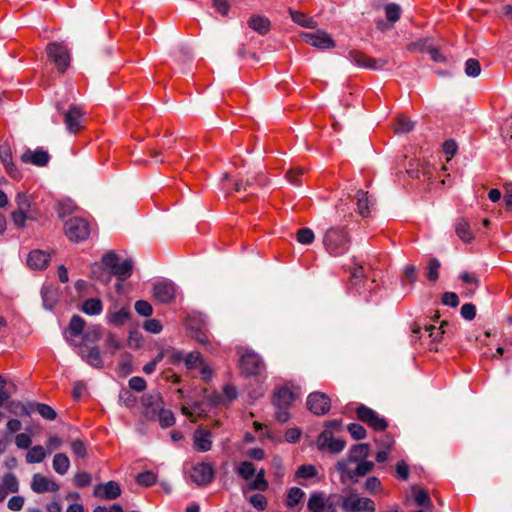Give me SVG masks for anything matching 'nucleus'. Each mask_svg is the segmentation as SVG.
Instances as JSON below:
<instances>
[{
    "label": "nucleus",
    "instance_id": "nucleus-55",
    "mask_svg": "<svg viewBox=\"0 0 512 512\" xmlns=\"http://www.w3.org/2000/svg\"><path fill=\"white\" fill-rule=\"evenodd\" d=\"M314 233L309 228H301L297 232V240L299 243L308 245L314 241Z\"/></svg>",
    "mask_w": 512,
    "mask_h": 512
},
{
    "label": "nucleus",
    "instance_id": "nucleus-28",
    "mask_svg": "<svg viewBox=\"0 0 512 512\" xmlns=\"http://www.w3.org/2000/svg\"><path fill=\"white\" fill-rule=\"evenodd\" d=\"M375 503L372 499L354 494V512H374Z\"/></svg>",
    "mask_w": 512,
    "mask_h": 512
},
{
    "label": "nucleus",
    "instance_id": "nucleus-11",
    "mask_svg": "<svg viewBox=\"0 0 512 512\" xmlns=\"http://www.w3.org/2000/svg\"><path fill=\"white\" fill-rule=\"evenodd\" d=\"M189 476L197 486H206L213 481L215 470L210 463H197L191 468Z\"/></svg>",
    "mask_w": 512,
    "mask_h": 512
},
{
    "label": "nucleus",
    "instance_id": "nucleus-54",
    "mask_svg": "<svg viewBox=\"0 0 512 512\" xmlns=\"http://www.w3.org/2000/svg\"><path fill=\"white\" fill-rule=\"evenodd\" d=\"M135 311L143 317H148L153 313L152 305L145 300H138L134 305Z\"/></svg>",
    "mask_w": 512,
    "mask_h": 512
},
{
    "label": "nucleus",
    "instance_id": "nucleus-31",
    "mask_svg": "<svg viewBox=\"0 0 512 512\" xmlns=\"http://www.w3.org/2000/svg\"><path fill=\"white\" fill-rule=\"evenodd\" d=\"M460 279L467 285L471 286L470 288H466V290L464 291V296L466 297H471L475 290L477 289V287L479 286V278L476 274L474 273H468V272H463L461 275H460Z\"/></svg>",
    "mask_w": 512,
    "mask_h": 512
},
{
    "label": "nucleus",
    "instance_id": "nucleus-32",
    "mask_svg": "<svg viewBox=\"0 0 512 512\" xmlns=\"http://www.w3.org/2000/svg\"><path fill=\"white\" fill-rule=\"evenodd\" d=\"M70 467V460L64 453H57L53 458V469L60 475L65 474Z\"/></svg>",
    "mask_w": 512,
    "mask_h": 512
},
{
    "label": "nucleus",
    "instance_id": "nucleus-17",
    "mask_svg": "<svg viewBox=\"0 0 512 512\" xmlns=\"http://www.w3.org/2000/svg\"><path fill=\"white\" fill-rule=\"evenodd\" d=\"M95 497L104 500H114L121 495V488L115 481H109L105 484L96 485L93 491Z\"/></svg>",
    "mask_w": 512,
    "mask_h": 512
},
{
    "label": "nucleus",
    "instance_id": "nucleus-26",
    "mask_svg": "<svg viewBox=\"0 0 512 512\" xmlns=\"http://www.w3.org/2000/svg\"><path fill=\"white\" fill-rule=\"evenodd\" d=\"M294 401V394L288 388L279 389L273 398V404L278 409H287L289 408Z\"/></svg>",
    "mask_w": 512,
    "mask_h": 512
},
{
    "label": "nucleus",
    "instance_id": "nucleus-62",
    "mask_svg": "<svg viewBox=\"0 0 512 512\" xmlns=\"http://www.w3.org/2000/svg\"><path fill=\"white\" fill-rule=\"evenodd\" d=\"M374 467L372 461H360L354 469V475L364 476L368 474Z\"/></svg>",
    "mask_w": 512,
    "mask_h": 512
},
{
    "label": "nucleus",
    "instance_id": "nucleus-10",
    "mask_svg": "<svg viewBox=\"0 0 512 512\" xmlns=\"http://www.w3.org/2000/svg\"><path fill=\"white\" fill-rule=\"evenodd\" d=\"M67 341L71 345L78 347L79 356L90 366L96 369H101L103 367V360L100 354V350L97 346H88L87 344L84 343H78L75 340H70L68 337Z\"/></svg>",
    "mask_w": 512,
    "mask_h": 512
},
{
    "label": "nucleus",
    "instance_id": "nucleus-2",
    "mask_svg": "<svg viewBox=\"0 0 512 512\" xmlns=\"http://www.w3.org/2000/svg\"><path fill=\"white\" fill-rule=\"evenodd\" d=\"M340 431H342L341 420L326 421L324 430L317 439L318 449L321 451L327 450L331 453L341 452L346 446V441L335 436Z\"/></svg>",
    "mask_w": 512,
    "mask_h": 512
},
{
    "label": "nucleus",
    "instance_id": "nucleus-52",
    "mask_svg": "<svg viewBox=\"0 0 512 512\" xmlns=\"http://www.w3.org/2000/svg\"><path fill=\"white\" fill-rule=\"evenodd\" d=\"M401 8L395 3H390L385 7V14L388 21L395 23L400 18Z\"/></svg>",
    "mask_w": 512,
    "mask_h": 512
},
{
    "label": "nucleus",
    "instance_id": "nucleus-8",
    "mask_svg": "<svg viewBox=\"0 0 512 512\" xmlns=\"http://www.w3.org/2000/svg\"><path fill=\"white\" fill-rule=\"evenodd\" d=\"M64 231L70 241L77 243L89 237L90 226L85 219L75 217L65 222Z\"/></svg>",
    "mask_w": 512,
    "mask_h": 512
},
{
    "label": "nucleus",
    "instance_id": "nucleus-21",
    "mask_svg": "<svg viewBox=\"0 0 512 512\" xmlns=\"http://www.w3.org/2000/svg\"><path fill=\"white\" fill-rule=\"evenodd\" d=\"M204 322L202 320H193L189 319L187 323V330L190 337L195 339L200 344H207L208 343V335L206 334L205 330L203 329Z\"/></svg>",
    "mask_w": 512,
    "mask_h": 512
},
{
    "label": "nucleus",
    "instance_id": "nucleus-18",
    "mask_svg": "<svg viewBox=\"0 0 512 512\" xmlns=\"http://www.w3.org/2000/svg\"><path fill=\"white\" fill-rule=\"evenodd\" d=\"M21 161L26 164H33L38 167H43L46 166L50 161V155L47 151L41 148L36 149L35 151L27 149L21 155Z\"/></svg>",
    "mask_w": 512,
    "mask_h": 512
},
{
    "label": "nucleus",
    "instance_id": "nucleus-19",
    "mask_svg": "<svg viewBox=\"0 0 512 512\" xmlns=\"http://www.w3.org/2000/svg\"><path fill=\"white\" fill-rule=\"evenodd\" d=\"M358 213L363 218L370 216L375 206V199L368 191L359 190L356 194Z\"/></svg>",
    "mask_w": 512,
    "mask_h": 512
},
{
    "label": "nucleus",
    "instance_id": "nucleus-53",
    "mask_svg": "<svg viewBox=\"0 0 512 512\" xmlns=\"http://www.w3.org/2000/svg\"><path fill=\"white\" fill-rule=\"evenodd\" d=\"M481 72V66L478 60L468 59L465 63V73L469 77H477Z\"/></svg>",
    "mask_w": 512,
    "mask_h": 512
},
{
    "label": "nucleus",
    "instance_id": "nucleus-59",
    "mask_svg": "<svg viewBox=\"0 0 512 512\" xmlns=\"http://www.w3.org/2000/svg\"><path fill=\"white\" fill-rule=\"evenodd\" d=\"M316 474L317 471L313 465H301L296 472L297 477L304 479L314 477Z\"/></svg>",
    "mask_w": 512,
    "mask_h": 512
},
{
    "label": "nucleus",
    "instance_id": "nucleus-27",
    "mask_svg": "<svg viewBox=\"0 0 512 512\" xmlns=\"http://www.w3.org/2000/svg\"><path fill=\"white\" fill-rule=\"evenodd\" d=\"M248 26L252 30L261 35H265L270 31L271 23L266 17L260 15H252L248 20Z\"/></svg>",
    "mask_w": 512,
    "mask_h": 512
},
{
    "label": "nucleus",
    "instance_id": "nucleus-5",
    "mask_svg": "<svg viewBox=\"0 0 512 512\" xmlns=\"http://www.w3.org/2000/svg\"><path fill=\"white\" fill-rule=\"evenodd\" d=\"M350 229L348 225H336L329 228L323 239L326 250L334 256L341 254V250L349 243Z\"/></svg>",
    "mask_w": 512,
    "mask_h": 512
},
{
    "label": "nucleus",
    "instance_id": "nucleus-34",
    "mask_svg": "<svg viewBox=\"0 0 512 512\" xmlns=\"http://www.w3.org/2000/svg\"><path fill=\"white\" fill-rule=\"evenodd\" d=\"M102 302L99 298H89L84 301L82 311L88 315H98L102 311Z\"/></svg>",
    "mask_w": 512,
    "mask_h": 512
},
{
    "label": "nucleus",
    "instance_id": "nucleus-58",
    "mask_svg": "<svg viewBox=\"0 0 512 512\" xmlns=\"http://www.w3.org/2000/svg\"><path fill=\"white\" fill-rule=\"evenodd\" d=\"M22 429V423L20 420L16 418H12L8 420L6 424V431L4 436L8 438L9 436L19 432Z\"/></svg>",
    "mask_w": 512,
    "mask_h": 512
},
{
    "label": "nucleus",
    "instance_id": "nucleus-46",
    "mask_svg": "<svg viewBox=\"0 0 512 512\" xmlns=\"http://www.w3.org/2000/svg\"><path fill=\"white\" fill-rule=\"evenodd\" d=\"M303 496H304V492L300 488H298V487L291 488L287 495L286 505L290 508L294 507L301 501Z\"/></svg>",
    "mask_w": 512,
    "mask_h": 512
},
{
    "label": "nucleus",
    "instance_id": "nucleus-4",
    "mask_svg": "<svg viewBox=\"0 0 512 512\" xmlns=\"http://www.w3.org/2000/svg\"><path fill=\"white\" fill-rule=\"evenodd\" d=\"M16 209L10 214L11 221L16 229L26 228V222L37 221L39 214L32 207L31 197L24 193L19 192L15 196Z\"/></svg>",
    "mask_w": 512,
    "mask_h": 512
},
{
    "label": "nucleus",
    "instance_id": "nucleus-41",
    "mask_svg": "<svg viewBox=\"0 0 512 512\" xmlns=\"http://www.w3.org/2000/svg\"><path fill=\"white\" fill-rule=\"evenodd\" d=\"M447 325L446 321H442L439 327L434 325H425V331L429 333L432 342L438 343L442 340L445 333L444 326Z\"/></svg>",
    "mask_w": 512,
    "mask_h": 512
},
{
    "label": "nucleus",
    "instance_id": "nucleus-51",
    "mask_svg": "<svg viewBox=\"0 0 512 512\" xmlns=\"http://www.w3.org/2000/svg\"><path fill=\"white\" fill-rule=\"evenodd\" d=\"M156 480V475L151 471H145L143 473H140L136 478V482L144 487L152 486L153 484H155Z\"/></svg>",
    "mask_w": 512,
    "mask_h": 512
},
{
    "label": "nucleus",
    "instance_id": "nucleus-1",
    "mask_svg": "<svg viewBox=\"0 0 512 512\" xmlns=\"http://www.w3.org/2000/svg\"><path fill=\"white\" fill-rule=\"evenodd\" d=\"M377 273L370 264L354 263V293H357L364 300L379 289Z\"/></svg>",
    "mask_w": 512,
    "mask_h": 512
},
{
    "label": "nucleus",
    "instance_id": "nucleus-7",
    "mask_svg": "<svg viewBox=\"0 0 512 512\" xmlns=\"http://www.w3.org/2000/svg\"><path fill=\"white\" fill-rule=\"evenodd\" d=\"M240 368L246 375H260L265 370V364L258 354L248 349L238 350Z\"/></svg>",
    "mask_w": 512,
    "mask_h": 512
},
{
    "label": "nucleus",
    "instance_id": "nucleus-48",
    "mask_svg": "<svg viewBox=\"0 0 512 512\" xmlns=\"http://www.w3.org/2000/svg\"><path fill=\"white\" fill-rule=\"evenodd\" d=\"M306 172V169L302 167L290 168L286 173V179L294 185L299 186L301 184L300 177Z\"/></svg>",
    "mask_w": 512,
    "mask_h": 512
},
{
    "label": "nucleus",
    "instance_id": "nucleus-29",
    "mask_svg": "<svg viewBox=\"0 0 512 512\" xmlns=\"http://www.w3.org/2000/svg\"><path fill=\"white\" fill-rule=\"evenodd\" d=\"M289 13L291 15L292 20L296 24H298V25H300L302 27H306V28H311V29L316 28L317 22L313 18L308 17L303 12L295 11V10L290 9Z\"/></svg>",
    "mask_w": 512,
    "mask_h": 512
},
{
    "label": "nucleus",
    "instance_id": "nucleus-49",
    "mask_svg": "<svg viewBox=\"0 0 512 512\" xmlns=\"http://www.w3.org/2000/svg\"><path fill=\"white\" fill-rule=\"evenodd\" d=\"M184 361H185V365H186L187 369H194L203 364L202 356H201L200 352H198V351L189 353L184 358Z\"/></svg>",
    "mask_w": 512,
    "mask_h": 512
},
{
    "label": "nucleus",
    "instance_id": "nucleus-24",
    "mask_svg": "<svg viewBox=\"0 0 512 512\" xmlns=\"http://www.w3.org/2000/svg\"><path fill=\"white\" fill-rule=\"evenodd\" d=\"M32 404L31 401L24 403L19 400H11L6 404V409L15 416H30L33 412Z\"/></svg>",
    "mask_w": 512,
    "mask_h": 512
},
{
    "label": "nucleus",
    "instance_id": "nucleus-12",
    "mask_svg": "<svg viewBox=\"0 0 512 512\" xmlns=\"http://www.w3.org/2000/svg\"><path fill=\"white\" fill-rule=\"evenodd\" d=\"M299 36L305 43L321 50L332 49L335 47L333 39L324 30L302 32Z\"/></svg>",
    "mask_w": 512,
    "mask_h": 512
},
{
    "label": "nucleus",
    "instance_id": "nucleus-61",
    "mask_svg": "<svg viewBox=\"0 0 512 512\" xmlns=\"http://www.w3.org/2000/svg\"><path fill=\"white\" fill-rule=\"evenodd\" d=\"M75 485L79 488L87 487L91 484V475L87 472H79L74 477Z\"/></svg>",
    "mask_w": 512,
    "mask_h": 512
},
{
    "label": "nucleus",
    "instance_id": "nucleus-16",
    "mask_svg": "<svg viewBox=\"0 0 512 512\" xmlns=\"http://www.w3.org/2000/svg\"><path fill=\"white\" fill-rule=\"evenodd\" d=\"M64 123L70 133H77L82 129L83 112L79 106L73 105L64 112Z\"/></svg>",
    "mask_w": 512,
    "mask_h": 512
},
{
    "label": "nucleus",
    "instance_id": "nucleus-63",
    "mask_svg": "<svg viewBox=\"0 0 512 512\" xmlns=\"http://www.w3.org/2000/svg\"><path fill=\"white\" fill-rule=\"evenodd\" d=\"M0 160L3 165L13 162L11 148L7 143L0 145Z\"/></svg>",
    "mask_w": 512,
    "mask_h": 512
},
{
    "label": "nucleus",
    "instance_id": "nucleus-39",
    "mask_svg": "<svg viewBox=\"0 0 512 512\" xmlns=\"http://www.w3.org/2000/svg\"><path fill=\"white\" fill-rule=\"evenodd\" d=\"M45 457V449L41 445H36L26 454V461L28 463H40L45 459Z\"/></svg>",
    "mask_w": 512,
    "mask_h": 512
},
{
    "label": "nucleus",
    "instance_id": "nucleus-64",
    "mask_svg": "<svg viewBox=\"0 0 512 512\" xmlns=\"http://www.w3.org/2000/svg\"><path fill=\"white\" fill-rule=\"evenodd\" d=\"M105 347L108 352H110L112 355L116 353V351L120 348V343L116 339V337L113 334H108L106 340H105Z\"/></svg>",
    "mask_w": 512,
    "mask_h": 512
},
{
    "label": "nucleus",
    "instance_id": "nucleus-45",
    "mask_svg": "<svg viewBox=\"0 0 512 512\" xmlns=\"http://www.w3.org/2000/svg\"><path fill=\"white\" fill-rule=\"evenodd\" d=\"M268 488V482L265 480V471L261 469L257 474L253 482L249 484L250 490L265 491Z\"/></svg>",
    "mask_w": 512,
    "mask_h": 512
},
{
    "label": "nucleus",
    "instance_id": "nucleus-56",
    "mask_svg": "<svg viewBox=\"0 0 512 512\" xmlns=\"http://www.w3.org/2000/svg\"><path fill=\"white\" fill-rule=\"evenodd\" d=\"M439 268L440 262L436 258H433L428 262L426 276L430 281H436L439 278Z\"/></svg>",
    "mask_w": 512,
    "mask_h": 512
},
{
    "label": "nucleus",
    "instance_id": "nucleus-50",
    "mask_svg": "<svg viewBox=\"0 0 512 512\" xmlns=\"http://www.w3.org/2000/svg\"><path fill=\"white\" fill-rule=\"evenodd\" d=\"M119 257L114 252L106 253L102 256L103 265L110 270L111 274L114 272L116 267L118 266Z\"/></svg>",
    "mask_w": 512,
    "mask_h": 512
},
{
    "label": "nucleus",
    "instance_id": "nucleus-9",
    "mask_svg": "<svg viewBox=\"0 0 512 512\" xmlns=\"http://www.w3.org/2000/svg\"><path fill=\"white\" fill-rule=\"evenodd\" d=\"M355 411L358 419L375 431H384L388 426L384 418L380 417L376 411L363 404L358 405Z\"/></svg>",
    "mask_w": 512,
    "mask_h": 512
},
{
    "label": "nucleus",
    "instance_id": "nucleus-20",
    "mask_svg": "<svg viewBox=\"0 0 512 512\" xmlns=\"http://www.w3.org/2000/svg\"><path fill=\"white\" fill-rule=\"evenodd\" d=\"M31 489L36 493H45L47 491H57L59 485L50 481L47 477L37 473L33 475Z\"/></svg>",
    "mask_w": 512,
    "mask_h": 512
},
{
    "label": "nucleus",
    "instance_id": "nucleus-14",
    "mask_svg": "<svg viewBox=\"0 0 512 512\" xmlns=\"http://www.w3.org/2000/svg\"><path fill=\"white\" fill-rule=\"evenodd\" d=\"M154 298L164 304H168L175 299L176 286L171 281H159L153 285Z\"/></svg>",
    "mask_w": 512,
    "mask_h": 512
},
{
    "label": "nucleus",
    "instance_id": "nucleus-57",
    "mask_svg": "<svg viewBox=\"0 0 512 512\" xmlns=\"http://www.w3.org/2000/svg\"><path fill=\"white\" fill-rule=\"evenodd\" d=\"M71 450L73 454L80 458H85L87 456V449L82 440H74L71 442Z\"/></svg>",
    "mask_w": 512,
    "mask_h": 512
},
{
    "label": "nucleus",
    "instance_id": "nucleus-42",
    "mask_svg": "<svg viewBox=\"0 0 512 512\" xmlns=\"http://www.w3.org/2000/svg\"><path fill=\"white\" fill-rule=\"evenodd\" d=\"M1 485L5 487L8 493H16L19 490L18 479L13 473L4 474Z\"/></svg>",
    "mask_w": 512,
    "mask_h": 512
},
{
    "label": "nucleus",
    "instance_id": "nucleus-47",
    "mask_svg": "<svg viewBox=\"0 0 512 512\" xmlns=\"http://www.w3.org/2000/svg\"><path fill=\"white\" fill-rule=\"evenodd\" d=\"M237 472L243 479L248 480L254 476L256 470L252 462L244 461L238 467Z\"/></svg>",
    "mask_w": 512,
    "mask_h": 512
},
{
    "label": "nucleus",
    "instance_id": "nucleus-43",
    "mask_svg": "<svg viewBox=\"0 0 512 512\" xmlns=\"http://www.w3.org/2000/svg\"><path fill=\"white\" fill-rule=\"evenodd\" d=\"M414 128V122L405 116H399L395 122L394 130L396 133H408Z\"/></svg>",
    "mask_w": 512,
    "mask_h": 512
},
{
    "label": "nucleus",
    "instance_id": "nucleus-44",
    "mask_svg": "<svg viewBox=\"0 0 512 512\" xmlns=\"http://www.w3.org/2000/svg\"><path fill=\"white\" fill-rule=\"evenodd\" d=\"M143 405L146 407H153L155 412L162 405V398L159 393H151L142 396Z\"/></svg>",
    "mask_w": 512,
    "mask_h": 512
},
{
    "label": "nucleus",
    "instance_id": "nucleus-23",
    "mask_svg": "<svg viewBox=\"0 0 512 512\" xmlns=\"http://www.w3.org/2000/svg\"><path fill=\"white\" fill-rule=\"evenodd\" d=\"M50 261V256L42 250H33L29 253L27 264L29 267L37 270H42L47 267Z\"/></svg>",
    "mask_w": 512,
    "mask_h": 512
},
{
    "label": "nucleus",
    "instance_id": "nucleus-15",
    "mask_svg": "<svg viewBox=\"0 0 512 512\" xmlns=\"http://www.w3.org/2000/svg\"><path fill=\"white\" fill-rule=\"evenodd\" d=\"M389 60L387 57L372 58L360 51H354V64L359 67L380 70L388 65Z\"/></svg>",
    "mask_w": 512,
    "mask_h": 512
},
{
    "label": "nucleus",
    "instance_id": "nucleus-6",
    "mask_svg": "<svg viewBox=\"0 0 512 512\" xmlns=\"http://www.w3.org/2000/svg\"><path fill=\"white\" fill-rule=\"evenodd\" d=\"M49 60L60 73H64L70 66V53L66 46L59 42H51L46 46Z\"/></svg>",
    "mask_w": 512,
    "mask_h": 512
},
{
    "label": "nucleus",
    "instance_id": "nucleus-13",
    "mask_svg": "<svg viewBox=\"0 0 512 512\" xmlns=\"http://www.w3.org/2000/svg\"><path fill=\"white\" fill-rule=\"evenodd\" d=\"M307 408L315 415L321 416L327 414L331 409L330 398L322 392H313L308 395Z\"/></svg>",
    "mask_w": 512,
    "mask_h": 512
},
{
    "label": "nucleus",
    "instance_id": "nucleus-33",
    "mask_svg": "<svg viewBox=\"0 0 512 512\" xmlns=\"http://www.w3.org/2000/svg\"><path fill=\"white\" fill-rule=\"evenodd\" d=\"M456 233L458 237L464 242H471L474 239V235L470 229L469 223L461 219L456 224Z\"/></svg>",
    "mask_w": 512,
    "mask_h": 512
},
{
    "label": "nucleus",
    "instance_id": "nucleus-40",
    "mask_svg": "<svg viewBox=\"0 0 512 512\" xmlns=\"http://www.w3.org/2000/svg\"><path fill=\"white\" fill-rule=\"evenodd\" d=\"M84 327V319L79 315H73L69 322L68 332L72 336H79L83 333Z\"/></svg>",
    "mask_w": 512,
    "mask_h": 512
},
{
    "label": "nucleus",
    "instance_id": "nucleus-36",
    "mask_svg": "<svg viewBox=\"0 0 512 512\" xmlns=\"http://www.w3.org/2000/svg\"><path fill=\"white\" fill-rule=\"evenodd\" d=\"M130 317V311L128 308H122L118 311L111 312L108 315V320L115 326L123 325Z\"/></svg>",
    "mask_w": 512,
    "mask_h": 512
},
{
    "label": "nucleus",
    "instance_id": "nucleus-37",
    "mask_svg": "<svg viewBox=\"0 0 512 512\" xmlns=\"http://www.w3.org/2000/svg\"><path fill=\"white\" fill-rule=\"evenodd\" d=\"M33 411H37L46 420H55L57 417L56 411L49 405L44 403L33 402Z\"/></svg>",
    "mask_w": 512,
    "mask_h": 512
},
{
    "label": "nucleus",
    "instance_id": "nucleus-22",
    "mask_svg": "<svg viewBox=\"0 0 512 512\" xmlns=\"http://www.w3.org/2000/svg\"><path fill=\"white\" fill-rule=\"evenodd\" d=\"M307 508L311 512H335L333 506L325 502L321 493H314L310 496Z\"/></svg>",
    "mask_w": 512,
    "mask_h": 512
},
{
    "label": "nucleus",
    "instance_id": "nucleus-60",
    "mask_svg": "<svg viewBox=\"0 0 512 512\" xmlns=\"http://www.w3.org/2000/svg\"><path fill=\"white\" fill-rule=\"evenodd\" d=\"M15 444L19 449H28L32 444L30 435L28 433H18L15 436Z\"/></svg>",
    "mask_w": 512,
    "mask_h": 512
},
{
    "label": "nucleus",
    "instance_id": "nucleus-3",
    "mask_svg": "<svg viewBox=\"0 0 512 512\" xmlns=\"http://www.w3.org/2000/svg\"><path fill=\"white\" fill-rule=\"evenodd\" d=\"M352 451H349L347 457L339 460L335 464L336 479L341 485L342 490L345 492L343 498V509L346 512L352 511Z\"/></svg>",
    "mask_w": 512,
    "mask_h": 512
},
{
    "label": "nucleus",
    "instance_id": "nucleus-30",
    "mask_svg": "<svg viewBox=\"0 0 512 512\" xmlns=\"http://www.w3.org/2000/svg\"><path fill=\"white\" fill-rule=\"evenodd\" d=\"M260 181L258 176H253L248 178L245 182L243 179H237L234 182V191L236 193H247L248 195H252V187L255 183Z\"/></svg>",
    "mask_w": 512,
    "mask_h": 512
},
{
    "label": "nucleus",
    "instance_id": "nucleus-35",
    "mask_svg": "<svg viewBox=\"0 0 512 512\" xmlns=\"http://www.w3.org/2000/svg\"><path fill=\"white\" fill-rule=\"evenodd\" d=\"M133 269V262L130 259L125 260L123 263L118 264L114 272L112 273L115 275L119 280L123 281L130 277Z\"/></svg>",
    "mask_w": 512,
    "mask_h": 512
},
{
    "label": "nucleus",
    "instance_id": "nucleus-25",
    "mask_svg": "<svg viewBox=\"0 0 512 512\" xmlns=\"http://www.w3.org/2000/svg\"><path fill=\"white\" fill-rule=\"evenodd\" d=\"M211 433L207 430L197 429L194 433V447L197 451L206 452L212 447Z\"/></svg>",
    "mask_w": 512,
    "mask_h": 512
},
{
    "label": "nucleus",
    "instance_id": "nucleus-38",
    "mask_svg": "<svg viewBox=\"0 0 512 512\" xmlns=\"http://www.w3.org/2000/svg\"><path fill=\"white\" fill-rule=\"evenodd\" d=\"M158 410V421L162 428H168L174 425L175 417L171 410L163 409L162 405Z\"/></svg>",
    "mask_w": 512,
    "mask_h": 512
}]
</instances>
